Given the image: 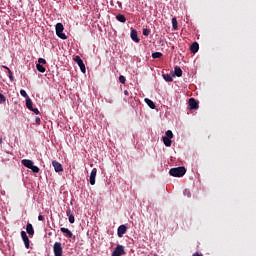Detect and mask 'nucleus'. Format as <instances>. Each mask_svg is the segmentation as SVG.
Returning a JSON list of instances; mask_svg holds the SVG:
<instances>
[{
	"label": "nucleus",
	"instance_id": "f257e3e1",
	"mask_svg": "<svg viewBox=\"0 0 256 256\" xmlns=\"http://www.w3.org/2000/svg\"><path fill=\"white\" fill-rule=\"evenodd\" d=\"M186 172H187V170L183 166L174 167V168H170L169 175L172 176V177L180 178V177H183Z\"/></svg>",
	"mask_w": 256,
	"mask_h": 256
},
{
	"label": "nucleus",
	"instance_id": "f03ea898",
	"mask_svg": "<svg viewBox=\"0 0 256 256\" xmlns=\"http://www.w3.org/2000/svg\"><path fill=\"white\" fill-rule=\"evenodd\" d=\"M54 256H63V247L61 242H55L53 245Z\"/></svg>",
	"mask_w": 256,
	"mask_h": 256
},
{
	"label": "nucleus",
	"instance_id": "7ed1b4c3",
	"mask_svg": "<svg viewBox=\"0 0 256 256\" xmlns=\"http://www.w3.org/2000/svg\"><path fill=\"white\" fill-rule=\"evenodd\" d=\"M123 255H126L125 246L117 245L112 252V256H123Z\"/></svg>",
	"mask_w": 256,
	"mask_h": 256
},
{
	"label": "nucleus",
	"instance_id": "20e7f679",
	"mask_svg": "<svg viewBox=\"0 0 256 256\" xmlns=\"http://www.w3.org/2000/svg\"><path fill=\"white\" fill-rule=\"evenodd\" d=\"M64 31V26L63 24H61V22H58L56 25V34L59 38L61 39H67L65 33H63Z\"/></svg>",
	"mask_w": 256,
	"mask_h": 256
},
{
	"label": "nucleus",
	"instance_id": "39448f33",
	"mask_svg": "<svg viewBox=\"0 0 256 256\" xmlns=\"http://www.w3.org/2000/svg\"><path fill=\"white\" fill-rule=\"evenodd\" d=\"M74 61H75L76 63H78V65H79V67H80V69H81V72H82L83 74H86V65H85L84 62L82 61L81 57H80V56H76V57L74 58Z\"/></svg>",
	"mask_w": 256,
	"mask_h": 256
},
{
	"label": "nucleus",
	"instance_id": "423d86ee",
	"mask_svg": "<svg viewBox=\"0 0 256 256\" xmlns=\"http://www.w3.org/2000/svg\"><path fill=\"white\" fill-rule=\"evenodd\" d=\"M21 236H22V241L24 242L26 249H30V239H29L28 235L26 234L25 230H22Z\"/></svg>",
	"mask_w": 256,
	"mask_h": 256
},
{
	"label": "nucleus",
	"instance_id": "0eeeda50",
	"mask_svg": "<svg viewBox=\"0 0 256 256\" xmlns=\"http://www.w3.org/2000/svg\"><path fill=\"white\" fill-rule=\"evenodd\" d=\"M96 177H97V168H92V172L90 173L89 182L91 185L96 184Z\"/></svg>",
	"mask_w": 256,
	"mask_h": 256
},
{
	"label": "nucleus",
	"instance_id": "6e6552de",
	"mask_svg": "<svg viewBox=\"0 0 256 256\" xmlns=\"http://www.w3.org/2000/svg\"><path fill=\"white\" fill-rule=\"evenodd\" d=\"M125 233H127V226H125V224H121L118 227L117 235H118L119 238H121L125 235Z\"/></svg>",
	"mask_w": 256,
	"mask_h": 256
},
{
	"label": "nucleus",
	"instance_id": "1a4fd4ad",
	"mask_svg": "<svg viewBox=\"0 0 256 256\" xmlns=\"http://www.w3.org/2000/svg\"><path fill=\"white\" fill-rule=\"evenodd\" d=\"M60 231L63 233L64 237L70 239L73 237V233L69 228L62 227L60 228Z\"/></svg>",
	"mask_w": 256,
	"mask_h": 256
},
{
	"label": "nucleus",
	"instance_id": "9d476101",
	"mask_svg": "<svg viewBox=\"0 0 256 256\" xmlns=\"http://www.w3.org/2000/svg\"><path fill=\"white\" fill-rule=\"evenodd\" d=\"M189 105L191 110H197L199 108L198 101L194 98L189 99Z\"/></svg>",
	"mask_w": 256,
	"mask_h": 256
},
{
	"label": "nucleus",
	"instance_id": "9b49d317",
	"mask_svg": "<svg viewBox=\"0 0 256 256\" xmlns=\"http://www.w3.org/2000/svg\"><path fill=\"white\" fill-rule=\"evenodd\" d=\"M52 166L54 167V170L56 172H62L63 171V166L61 165L60 162L56 161V160H53L52 161Z\"/></svg>",
	"mask_w": 256,
	"mask_h": 256
},
{
	"label": "nucleus",
	"instance_id": "f8f14e48",
	"mask_svg": "<svg viewBox=\"0 0 256 256\" xmlns=\"http://www.w3.org/2000/svg\"><path fill=\"white\" fill-rule=\"evenodd\" d=\"M26 232L28 233L29 236H34L35 235V229L33 228L32 223H27L26 224Z\"/></svg>",
	"mask_w": 256,
	"mask_h": 256
},
{
	"label": "nucleus",
	"instance_id": "ddd939ff",
	"mask_svg": "<svg viewBox=\"0 0 256 256\" xmlns=\"http://www.w3.org/2000/svg\"><path fill=\"white\" fill-rule=\"evenodd\" d=\"M132 40L136 43H139L140 42V38H138V33L136 30L132 29L131 30V34H130Z\"/></svg>",
	"mask_w": 256,
	"mask_h": 256
},
{
	"label": "nucleus",
	"instance_id": "4468645a",
	"mask_svg": "<svg viewBox=\"0 0 256 256\" xmlns=\"http://www.w3.org/2000/svg\"><path fill=\"white\" fill-rule=\"evenodd\" d=\"M66 213H67V216H68L69 223L74 224L75 223V216L73 215L71 209H68L66 211Z\"/></svg>",
	"mask_w": 256,
	"mask_h": 256
},
{
	"label": "nucleus",
	"instance_id": "2eb2a0df",
	"mask_svg": "<svg viewBox=\"0 0 256 256\" xmlns=\"http://www.w3.org/2000/svg\"><path fill=\"white\" fill-rule=\"evenodd\" d=\"M33 163L34 162L32 160H29V159H23L22 160V165L27 167V169H32Z\"/></svg>",
	"mask_w": 256,
	"mask_h": 256
},
{
	"label": "nucleus",
	"instance_id": "dca6fc26",
	"mask_svg": "<svg viewBox=\"0 0 256 256\" xmlns=\"http://www.w3.org/2000/svg\"><path fill=\"white\" fill-rule=\"evenodd\" d=\"M199 50V44L197 42H194L193 44L190 45V51L193 54L198 53Z\"/></svg>",
	"mask_w": 256,
	"mask_h": 256
},
{
	"label": "nucleus",
	"instance_id": "f3484780",
	"mask_svg": "<svg viewBox=\"0 0 256 256\" xmlns=\"http://www.w3.org/2000/svg\"><path fill=\"white\" fill-rule=\"evenodd\" d=\"M174 75L178 78L182 77L183 75V70L180 67H175L174 68Z\"/></svg>",
	"mask_w": 256,
	"mask_h": 256
},
{
	"label": "nucleus",
	"instance_id": "a211bd4d",
	"mask_svg": "<svg viewBox=\"0 0 256 256\" xmlns=\"http://www.w3.org/2000/svg\"><path fill=\"white\" fill-rule=\"evenodd\" d=\"M144 102L147 104V106L150 108V109H155L156 108V105L154 104V102L148 98H145L144 99Z\"/></svg>",
	"mask_w": 256,
	"mask_h": 256
},
{
	"label": "nucleus",
	"instance_id": "6ab92c4d",
	"mask_svg": "<svg viewBox=\"0 0 256 256\" xmlns=\"http://www.w3.org/2000/svg\"><path fill=\"white\" fill-rule=\"evenodd\" d=\"M163 142H164V145H165L166 147H171V146H172V140H170V138L167 137V136H164V137H163Z\"/></svg>",
	"mask_w": 256,
	"mask_h": 256
},
{
	"label": "nucleus",
	"instance_id": "aec40b11",
	"mask_svg": "<svg viewBox=\"0 0 256 256\" xmlns=\"http://www.w3.org/2000/svg\"><path fill=\"white\" fill-rule=\"evenodd\" d=\"M116 19L120 22V23H126L127 19L126 16L123 14H118L116 15Z\"/></svg>",
	"mask_w": 256,
	"mask_h": 256
},
{
	"label": "nucleus",
	"instance_id": "412c9836",
	"mask_svg": "<svg viewBox=\"0 0 256 256\" xmlns=\"http://www.w3.org/2000/svg\"><path fill=\"white\" fill-rule=\"evenodd\" d=\"M26 108L31 110V111L33 110V102L30 98L26 99Z\"/></svg>",
	"mask_w": 256,
	"mask_h": 256
},
{
	"label": "nucleus",
	"instance_id": "4be33fe9",
	"mask_svg": "<svg viewBox=\"0 0 256 256\" xmlns=\"http://www.w3.org/2000/svg\"><path fill=\"white\" fill-rule=\"evenodd\" d=\"M36 69L40 73H45V71H46L45 67H43L42 64H39V62L36 64Z\"/></svg>",
	"mask_w": 256,
	"mask_h": 256
},
{
	"label": "nucleus",
	"instance_id": "5701e85b",
	"mask_svg": "<svg viewBox=\"0 0 256 256\" xmlns=\"http://www.w3.org/2000/svg\"><path fill=\"white\" fill-rule=\"evenodd\" d=\"M3 68H5L9 74V79L13 82L15 80V77L13 76V71H11L8 67H5V65H3Z\"/></svg>",
	"mask_w": 256,
	"mask_h": 256
},
{
	"label": "nucleus",
	"instance_id": "b1692460",
	"mask_svg": "<svg viewBox=\"0 0 256 256\" xmlns=\"http://www.w3.org/2000/svg\"><path fill=\"white\" fill-rule=\"evenodd\" d=\"M163 78L167 83H173V77L170 74H164Z\"/></svg>",
	"mask_w": 256,
	"mask_h": 256
},
{
	"label": "nucleus",
	"instance_id": "393cba45",
	"mask_svg": "<svg viewBox=\"0 0 256 256\" xmlns=\"http://www.w3.org/2000/svg\"><path fill=\"white\" fill-rule=\"evenodd\" d=\"M172 28H173L174 31H176L178 29L177 18L172 19Z\"/></svg>",
	"mask_w": 256,
	"mask_h": 256
},
{
	"label": "nucleus",
	"instance_id": "a878e982",
	"mask_svg": "<svg viewBox=\"0 0 256 256\" xmlns=\"http://www.w3.org/2000/svg\"><path fill=\"white\" fill-rule=\"evenodd\" d=\"M152 57H153V59H160V57H163V53L162 52H154V53H152Z\"/></svg>",
	"mask_w": 256,
	"mask_h": 256
},
{
	"label": "nucleus",
	"instance_id": "bb28decb",
	"mask_svg": "<svg viewBox=\"0 0 256 256\" xmlns=\"http://www.w3.org/2000/svg\"><path fill=\"white\" fill-rule=\"evenodd\" d=\"M166 137L169 138L170 140L173 139L174 138L173 131L167 130Z\"/></svg>",
	"mask_w": 256,
	"mask_h": 256
},
{
	"label": "nucleus",
	"instance_id": "cd10ccee",
	"mask_svg": "<svg viewBox=\"0 0 256 256\" xmlns=\"http://www.w3.org/2000/svg\"><path fill=\"white\" fill-rule=\"evenodd\" d=\"M30 170H32V172L34 173L40 172V168L38 166H35L34 163L32 164V167Z\"/></svg>",
	"mask_w": 256,
	"mask_h": 256
},
{
	"label": "nucleus",
	"instance_id": "c85d7f7f",
	"mask_svg": "<svg viewBox=\"0 0 256 256\" xmlns=\"http://www.w3.org/2000/svg\"><path fill=\"white\" fill-rule=\"evenodd\" d=\"M20 94H21L22 97H24V98H26V99L29 98V95L26 93V90H25V89H21V90H20Z\"/></svg>",
	"mask_w": 256,
	"mask_h": 256
},
{
	"label": "nucleus",
	"instance_id": "c756f323",
	"mask_svg": "<svg viewBox=\"0 0 256 256\" xmlns=\"http://www.w3.org/2000/svg\"><path fill=\"white\" fill-rule=\"evenodd\" d=\"M126 77L125 76H123V75H120L119 76V83H121V84H125L126 83Z\"/></svg>",
	"mask_w": 256,
	"mask_h": 256
},
{
	"label": "nucleus",
	"instance_id": "7c9ffc66",
	"mask_svg": "<svg viewBox=\"0 0 256 256\" xmlns=\"http://www.w3.org/2000/svg\"><path fill=\"white\" fill-rule=\"evenodd\" d=\"M6 102V97L4 94L0 93V104H3Z\"/></svg>",
	"mask_w": 256,
	"mask_h": 256
},
{
	"label": "nucleus",
	"instance_id": "2f4dec72",
	"mask_svg": "<svg viewBox=\"0 0 256 256\" xmlns=\"http://www.w3.org/2000/svg\"><path fill=\"white\" fill-rule=\"evenodd\" d=\"M150 33H151V31L148 30V28H144V30H143V35H144L145 37H148V36L150 35Z\"/></svg>",
	"mask_w": 256,
	"mask_h": 256
},
{
	"label": "nucleus",
	"instance_id": "473e14b6",
	"mask_svg": "<svg viewBox=\"0 0 256 256\" xmlns=\"http://www.w3.org/2000/svg\"><path fill=\"white\" fill-rule=\"evenodd\" d=\"M38 63H39L40 65H45V64H46L45 58H39V59H38Z\"/></svg>",
	"mask_w": 256,
	"mask_h": 256
},
{
	"label": "nucleus",
	"instance_id": "72a5a7b5",
	"mask_svg": "<svg viewBox=\"0 0 256 256\" xmlns=\"http://www.w3.org/2000/svg\"><path fill=\"white\" fill-rule=\"evenodd\" d=\"M34 114L36 115H39L40 114V111L38 110V108H34L32 107V110H31Z\"/></svg>",
	"mask_w": 256,
	"mask_h": 256
},
{
	"label": "nucleus",
	"instance_id": "f704fd0d",
	"mask_svg": "<svg viewBox=\"0 0 256 256\" xmlns=\"http://www.w3.org/2000/svg\"><path fill=\"white\" fill-rule=\"evenodd\" d=\"M35 122H36V124H41V118L36 117Z\"/></svg>",
	"mask_w": 256,
	"mask_h": 256
},
{
	"label": "nucleus",
	"instance_id": "c9c22d12",
	"mask_svg": "<svg viewBox=\"0 0 256 256\" xmlns=\"http://www.w3.org/2000/svg\"><path fill=\"white\" fill-rule=\"evenodd\" d=\"M38 220H39V221H44V220H45V217H44L43 215H39V216H38Z\"/></svg>",
	"mask_w": 256,
	"mask_h": 256
},
{
	"label": "nucleus",
	"instance_id": "e433bc0d",
	"mask_svg": "<svg viewBox=\"0 0 256 256\" xmlns=\"http://www.w3.org/2000/svg\"><path fill=\"white\" fill-rule=\"evenodd\" d=\"M193 256H202V254H200V253H198V252H195V253L193 254Z\"/></svg>",
	"mask_w": 256,
	"mask_h": 256
},
{
	"label": "nucleus",
	"instance_id": "4c0bfd02",
	"mask_svg": "<svg viewBox=\"0 0 256 256\" xmlns=\"http://www.w3.org/2000/svg\"><path fill=\"white\" fill-rule=\"evenodd\" d=\"M124 95H126V96H128V95H129L128 90H125V91H124Z\"/></svg>",
	"mask_w": 256,
	"mask_h": 256
},
{
	"label": "nucleus",
	"instance_id": "58836bf2",
	"mask_svg": "<svg viewBox=\"0 0 256 256\" xmlns=\"http://www.w3.org/2000/svg\"><path fill=\"white\" fill-rule=\"evenodd\" d=\"M3 144V138L0 137V145Z\"/></svg>",
	"mask_w": 256,
	"mask_h": 256
}]
</instances>
